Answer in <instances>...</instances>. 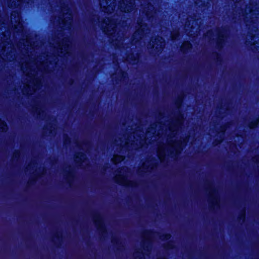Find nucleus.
<instances>
[{
    "label": "nucleus",
    "mask_w": 259,
    "mask_h": 259,
    "mask_svg": "<svg viewBox=\"0 0 259 259\" xmlns=\"http://www.w3.org/2000/svg\"><path fill=\"white\" fill-rule=\"evenodd\" d=\"M209 203L210 209L213 208L215 206L218 207L219 206L217 201V198L212 195L210 196Z\"/></svg>",
    "instance_id": "obj_5"
},
{
    "label": "nucleus",
    "mask_w": 259,
    "mask_h": 259,
    "mask_svg": "<svg viewBox=\"0 0 259 259\" xmlns=\"http://www.w3.org/2000/svg\"><path fill=\"white\" fill-rule=\"evenodd\" d=\"M36 113L37 115H40L41 114V113H42L43 114L44 113V111L41 110L40 109L38 110L37 108H36Z\"/></svg>",
    "instance_id": "obj_29"
},
{
    "label": "nucleus",
    "mask_w": 259,
    "mask_h": 259,
    "mask_svg": "<svg viewBox=\"0 0 259 259\" xmlns=\"http://www.w3.org/2000/svg\"><path fill=\"white\" fill-rule=\"evenodd\" d=\"M123 159V158L122 156H119L117 158H116L115 159H113V161H117V162H120L121 160H122Z\"/></svg>",
    "instance_id": "obj_31"
},
{
    "label": "nucleus",
    "mask_w": 259,
    "mask_h": 259,
    "mask_svg": "<svg viewBox=\"0 0 259 259\" xmlns=\"http://www.w3.org/2000/svg\"><path fill=\"white\" fill-rule=\"evenodd\" d=\"M150 14L151 12L148 11L145 13V15L148 20H150L152 17V16Z\"/></svg>",
    "instance_id": "obj_28"
},
{
    "label": "nucleus",
    "mask_w": 259,
    "mask_h": 259,
    "mask_svg": "<svg viewBox=\"0 0 259 259\" xmlns=\"http://www.w3.org/2000/svg\"><path fill=\"white\" fill-rule=\"evenodd\" d=\"M227 128V124H225L221 125L220 127V133L224 135L225 134V130Z\"/></svg>",
    "instance_id": "obj_21"
},
{
    "label": "nucleus",
    "mask_w": 259,
    "mask_h": 259,
    "mask_svg": "<svg viewBox=\"0 0 259 259\" xmlns=\"http://www.w3.org/2000/svg\"><path fill=\"white\" fill-rule=\"evenodd\" d=\"M103 32H105V28H104L103 29Z\"/></svg>",
    "instance_id": "obj_45"
},
{
    "label": "nucleus",
    "mask_w": 259,
    "mask_h": 259,
    "mask_svg": "<svg viewBox=\"0 0 259 259\" xmlns=\"http://www.w3.org/2000/svg\"><path fill=\"white\" fill-rule=\"evenodd\" d=\"M143 253L140 251H137L136 253V258H138L139 259H142V257L141 256Z\"/></svg>",
    "instance_id": "obj_26"
},
{
    "label": "nucleus",
    "mask_w": 259,
    "mask_h": 259,
    "mask_svg": "<svg viewBox=\"0 0 259 259\" xmlns=\"http://www.w3.org/2000/svg\"><path fill=\"white\" fill-rule=\"evenodd\" d=\"M0 129L3 131L8 129V126L7 123L4 121L0 119Z\"/></svg>",
    "instance_id": "obj_15"
},
{
    "label": "nucleus",
    "mask_w": 259,
    "mask_h": 259,
    "mask_svg": "<svg viewBox=\"0 0 259 259\" xmlns=\"http://www.w3.org/2000/svg\"><path fill=\"white\" fill-rule=\"evenodd\" d=\"M245 217H246L245 209H243L240 211V212L239 214V215L238 217V219L239 221H241L242 222H243L245 220Z\"/></svg>",
    "instance_id": "obj_9"
},
{
    "label": "nucleus",
    "mask_w": 259,
    "mask_h": 259,
    "mask_svg": "<svg viewBox=\"0 0 259 259\" xmlns=\"http://www.w3.org/2000/svg\"><path fill=\"white\" fill-rule=\"evenodd\" d=\"M159 115H160V116H162V115H163V114H162V113H160V114H159Z\"/></svg>",
    "instance_id": "obj_47"
},
{
    "label": "nucleus",
    "mask_w": 259,
    "mask_h": 259,
    "mask_svg": "<svg viewBox=\"0 0 259 259\" xmlns=\"http://www.w3.org/2000/svg\"><path fill=\"white\" fill-rule=\"evenodd\" d=\"M54 237L57 239L59 243L61 242L62 239V236L61 234L60 235V234L57 232L55 234Z\"/></svg>",
    "instance_id": "obj_23"
},
{
    "label": "nucleus",
    "mask_w": 259,
    "mask_h": 259,
    "mask_svg": "<svg viewBox=\"0 0 259 259\" xmlns=\"http://www.w3.org/2000/svg\"><path fill=\"white\" fill-rule=\"evenodd\" d=\"M214 58L218 63H221L222 62V58L220 54L218 52H214L213 53Z\"/></svg>",
    "instance_id": "obj_13"
},
{
    "label": "nucleus",
    "mask_w": 259,
    "mask_h": 259,
    "mask_svg": "<svg viewBox=\"0 0 259 259\" xmlns=\"http://www.w3.org/2000/svg\"><path fill=\"white\" fill-rule=\"evenodd\" d=\"M181 144H182V142L178 143L177 146L175 148V156H177L178 155V154L180 153L181 151L182 150V147L181 146Z\"/></svg>",
    "instance_id": "obj_14"
},
{
    "label": "nucleus",
    "mask_w": 259,
    "mask_h": 259,
    "mask_svg": "<svg viewBox=\"0 0 259 259\" xmlns=\"http://www.w3.org/2000/svg\"><path fill=\"white\" fill-rule=\"evenodd\" d=\"M73 79H70L69 80V83H70V84H71L73 83Z\"/></svg>",
    "instance_id": "obj_39"
},
{
    "label": "nucleus",
    "mask_w": 259,
    "mask_h": 259,
    "mask_svg": "<svg viewBox=\"0 0 259 259\" xmlns=\"http://www.w3.org/2000/svg\"><path fill=\"white\" fill-rule=\"evenodd\" d=\"M93 218L98 230L102 234H107V230L100 214L96 212L93 214Z\"/></svg>",
    "instance_id": "obj_1"
},
{
    "label": "nucleus",
    "mask_w": 259,
    "mask_h": 259,
    "mask_svg": "<svg viewBox=\"0 0 259 259\" xmlns=\"http://www.w3.org/2000/svg\"><path fill=\"white\" fill-rule=\"evenodd\" d=\"M73 177V172L72 170H69L67 172L66 179L68 180V183H70V178Z\"/></svg>",
    "instance_id": "obj_18"
},
{
    "label": "nucleus",
    "mask_w": 259,
    "mask_h": 259,
    "mask_svg": "<svg viewBox=\"0 0 259 259\" xmlns=\"http://www.w3.org/2000/svg\"><path fill=\"white\" fill-rule=\"evenodd\" d=\"M131 60L135 62L136 61H137L138 59L137 57H135L134 55H133L131 57Z\"/></svg>",
    "instance_id": "obj_32"
},
{
    "label": "nucleus",
    "mask_w": 259,
    "mask_h": 259,
    "mask_svg": "<svg viewBox=\"0 0 259 259\" xmlns=\"http://www.w3.org/2000/svg\"><path fill=\"white\" fill-rule=\"evenodd\" d=\"M118 178H119V180L117 181V183L119 184H121V182H124V181H126V179L125 178V177H124L123 176H119L118 177Z\"/></svg>",
    "instance_id": "obj_22"
},
{
    "label": "nucleus",
    "mask_w": 259,
    "mask_h": 259,
    "mask_svg": "<svg viewBox=\"0 0 259 259\" xmlns=\"http://www.w3.org/2000/svg\"><path fill=\"white\" fill-rule=\"evenodd\" d=\"M171 237L170 233H164L159 236V238L162 241H167L169 240Z\"/></svg>",
    "instance_id": "obj_11"
},
{
    "label": "nucleus",
    "mask_w": 259,
    "mask_h": 259,
    "mask_svg": "<svg viewBox=\"0 0 259 259\" xmlns=\"http://www.w3.org/2000/svg\"><path fill=\"white\" fill-rule=\"evenodd\" d=\"M134 184H135V183H131V186L133 187L134 186Z\"/></svg>",
    "instance_id": "obj_41"
},
{
    "label": "nucleus",
    "mask_w": 259,
    "mask_h": 259,
    "mask_svg": "<svg viewBox=\"0 0 259 259\" xmlns=\"http://www.w3.org/2000/svg\"><path fill=\"white\" fill-rule=\"evenodd\" d=\"M70 139L68 135H66L64 136L63 145L66 146L70 143Z\"/></svg>",
    "instance_id": "obj_16"
},
{
    "label": "nucleus",
    "mask_w": 259,
    "mask_h": 259,
    "mask_svg": "<svg viewBox=\"0 0 259 259\" xmlns=\"http://www.w3.org/2000/svg\"><path fill=\"white\" fill-rule=\"evenodd\" d=\"M167 246L171 248H173L174 246L171 240H170L167 242Z\"/></svg>",
    "instance_id": "obj_30"
},
{
    "label": "nucleus",
    "mask_w": 259,
    "mask_h": 259,
    "mask_svg": "<svg viewBox=\"0 0 259 259\" xmlns=\"http://www.w3.org/2000/svg\"><path fill=\"white\" fill-rule=\"evenodd\" d=\"M155 41L156 42V44L158 45V42H159L160 44L164 43V39L161 36L157 35L155 37Z\"/></svg>",
    "instance_id": "obj_17"
},
{
    "label": "nucleus",
    "mask_w": 259,
    "mask_h": 259,
    "mask_svg": "<svg viewBox=\"0 0 259 259\" xmlns=\"http://www.w3.org/2000/svg\"><path fill=\"white\" fill-rule=\"evenodd\" d=\"M192 45L189 40L185 41L181 46L180 50L183 53H187L192 49Z\"/></svg>",
    "instance_id": "obj_3"
},
{
    "label": "nucleus",
    "mask_w": 259,
    "mask_h": 259,
    "mask_svg": "<svg viewBox=\"0 0 259 259\" xmlns=\"http://www.w3.org/2000/svg\"><path fill=\"white\" fill-rule=\"evenodd\" d=\"M208 33H209L210 35H212L213 34V32L212 31L210 30L207 32Z\"/></svg>",
    "instance_id": "obj_37"
},
{
    "label": "nucleus",
    "mask_w": 259,
    "mask_h": 259,
    "mask_svg": "<svg viewBox=\"0 0 259 259\" xmlns=\"http://www.w3.org/2000/svg\"><path fill=\"white\" fill-rule=\"evenodd\" d=\"M183 97L181 96H179L175 101V104L177 106V107H180L183 103Z\"/></svg>",
    "instance_id": "obj_12"
},
{
    "label": "nucleus",
    "mask_w": 259,
    "mask_h": 259,
    "mask_svg": "<svg viewBox=\"0 0 259 259\" xmlns=\"http://www.w3.org/2000/svg\"><path fill=\"white\" fill-rule=\"evenodd\" d=\"M56 160H57L56 159H52V160H51L50 163L53 164L54 163V162L56 161Z\"/></svg>",
    "instance_id": "obj_36"
},
{
    "label": "nucleus",
    "mask_w": 259,
    "mask_h": 259,
    "mask_svg": "<svg viewBox=\"0 0 259 259\" xmlns=\"http://www.w3.org/2000/svg\"><path fill=\"white\" fill-rule=\"evenodd\" d=\"M119 76L121 79H127L128 78V74L126 71H124L122 69H120L119 72Z\"/></svg>",
    "instance_id": "obj_8"
},
{
    "label": "nucleus",
    "mask_w": 259,
    "mask_h": 259,
    "mask_svg": "<svg viewBox=\"0 0 259 259\" xmlns=\"http://www.w3.org/2000/svg\"><path fill=\"white\" fill-rule=\"evenodd\" d=\"M160 259H164V258H160Z\"/></svg>",
    "instance_id": "obj_50"
},
{
    "label": "nucleus",
    "mask_w": 259,
    "mask_h": 259,
    "mask_svg": "<svg viewBox=\"0 0 259 259\" xmlns=\"http://www.w3.org/2000/svg\"><path fill=\"white\" fill-rule=\"evenodd\" d=\"M111 77L112 80L113 81L114 79H113V77H112V75H111Z\"/></svg>",
    "instance_id": "obj_46"
},
{
    "label": "nucleus",
    "mask_w": 259,
    "mask_h": 259,
    "mask_svg": "<svg viewBox=\"0 0 259 259\" xmlns=\"http://www.w3.org/2000/svg\"><path fill=\"white\" fill-rule=\"evenodd\" d=\"M179 36V33L178 32H175L173 33H171V34L172 39L176 38V37H178Z\"/></svg>",
    "instance_id": "obj_25"
},
{
    "label": "nucleus",
    "mask_w": 259,
    "mask_h": 259,
    "mask_svg": "<svg viewBox=\"0 0 259 259\" xmlns=\"http://www.w3.org/2000/svg\"><path fill=\"white\" fill-rule=\"evenodd\" d=\"M256 160H257V161H259V155H258V156H257Z\"/></svg>",
    "instance_id": "obj_42"
},
{
    "label": "nucleus",
    "mask_w": 259,
    "mask_h": 259,
    "mask_svg": "<svg viewBox=\"0 0 259 259\" xmlns=\"http://www.w3.org/2000/svg\"><path fill=\"white\" fill-rule=\"evenodd\" d=\"M138 24L141 26V28H139L137 32L139 34H142L145 31V27L147 26V24L145 23L141 22H138Z\"/></svg>",
    "instance_id": "obj_6"
},
{
    "label": "nucleus",
    "mask_w": 259,
    "mask_h": 259,
    "mask_svg": "<svg viewBox=\"0 0 259 259\" xmlns=\"http://www.w3.org/2000/svg\"><path fill=\"white\" fill-rule=\"evenodd\" d=\"M34 182H35V180L34 178H32L28 182V183L30 184H33L34 183Z\"/></svg>",
    "instance_id": "obj_33"
},
{
    "label": "nucleus",
    "mask_w": 259,
    "mask_h": 259,
    "mask_svg": "<svg viewBox=\"0 0 259 259\" xmlns=\"http://www.w3.org/2000/svg\"><path fill=\"white\" fill-rule=\"evenodd\" d=\"M160 48H161V49H163V47H162V46H161V45H160Z\"/></svg>",
    "instance_id": "obj_48"
},
{
    "label": "nucleus",
    "mask_w": 259,
    "mask_h": 259,
    "mask_svg": "<svg viewBox=\"0 0 259 259\" xmlns=\"http://www.w3.org/2000/svg\"><path fill=\"white\" fill-rule=\"evenodd\" d=\"M111 241L114 244H116L118 245H119L121 244V243L119 241V238L117 237H112Z\"/></svg>",
    "instance_id": "obj_20"
},
{
    "label": "nucleus",
    "mask_w": 259,
    "mask_h": 259,
    "mask_svg": "<svg viewBox=\"0 0 259 259\" xmlns=\"http://www.w3.org/2000/svg\"><path fill=\"white\" fill-rule=\"evenodd\" d=\"M179 116L180 117L182 118H183V115H182V114H180L179 115Z\"/></svg>",
    "instance_id": "obj_40"
},
{
    "label": "nucleus",
    "mask_w": 259,
    "mask_h": 259,
    "mask_svg": "<svg viewBox=\"0 0 259 259\" xmlns=\"http://www.w3.org/2000/svg\"><path fill=\"white\" fill-rule=\"evenodd\" d=\"M20 151L18 150H15V151L13 153V157L15 158L18 159L20 156Z\"/></svg>",
    "instance_id": "obj_24"
},
{
    "label": "nucleus",
    "mask_w": 259,
    "mask_h": 259,
    "mask_svg": "<svg viewBox=\"0 0 259 259\" xmlns=\"http://www.w3.org/2000/svg\"><path fill=\"white\" fill-rule=\"evenodd\" d=\"M118 80H119L118 79H117V78L115 79V81H116V83L118 82Z\"/></svg>",
    "instance_id": "obj_43"
},
{
    "label": "nucleus",
    "mask_w": 259,
    "mask_h": 259,
    "mask_svg": "<svg viewBox=\"0 0 259 259\" xmlns=\"http://www.w3.org/2000/svg\"><path fill=\"white\" fill-rule=\"evenodd\" d=\"M211 192L213 194H216L217 193V191L215 189L213 188L211 189Z\"/></svg>",
    "instance_id": "obj_34"
},
{
    "label": "nucleus",
    "mask_w": 259,
    "mask_h": 259,
    "mask_svg": "<svg viewBox=\"0 0 259 259\" xmlns=\"http://www.w3.org/2000/svg\"><path fill=\"white\" fill-rule=\"evenodd\" d=\"M172 153H173V152L170 151V154H172Z\"/></svg>",
    "instance_id": "obj_49"
},
{
    "label": "nucleus",
    "mask_w": 259,
    "mask_h": 259,
    "mask_svg": "<svg viewBox=\"0 0 259 259\" xmlns=\"http://www.w3.org/2000/svg\"><path fill=\"white\" fill-rule=\"evenodd\" d=\"M258 118L251 121L248 123V127L250 129H254L258 126Z\"/></svg>",
    "instance_id": "obj_7"
},
{
    "label": "nucleus",
    "mask_w": 259,
    "mask_h": 259,
    "mask_svg": "<svg viewBox=\"0 0 259 259\" xmlns=\"http://www.w3.org/2000/svg\"><path fill=\"white\" fill-rule=\"evenodd\" d=\"M106 168H107V167H106V166H104V167H103V169H104V170H106Z\"/></svg>",
    "instance_id": "obj_44"
},
{
    "label": "nucleus",
    "mask_w": 259,
    "mask_h": 259,
    "mask_svg": "<svg viewBox=\"0 0 259 259\" xmlns=\"http://www.w3.org/2000/svg\"><path fill=\"white\" fill-rule=\"evenodd\" d=\"M126 4L124 3V1H122V2H119L120 4H123V5L125 6L124 9H126L128 11H131L133 8V6L134 5V3L133 0H125Z\"/></svg>",
    "instance_id": "obj_4"
},
{
    "label": "nucleus",
    "mask_w": 259,
    "mask_h": 259,
    "mask_svg": "<svg viewBox=\"0 0 259 259\" xmlns=\"http://www.w3.org/2000/svg\"><path fill=\"white\" fill-rule=\"evenodd\" d=\"M150 242L148 240L143 241V246H146V247H148V245L150 244Z\"/></svg>",
    "instance_id": "obj_27"
},
{
    "label": "nucleus",
    "mask_w": 259,
    "mask_h": 259,
    "mask_svg": "<svg viewBox=\"0 0 259 259\" xmlns=\"http://www.w3.org/2000/svg\"><path fill=\"white\" fill-rule=\"evenodd\" d=\"M227 30L226 27H223L222 29H217V33L218 35V38L216 41V46L217 49L219 50L221 49L225 42V38L226 37L225 34Z\"/></svg>",
    "instance_id": "obj_2"
},
{
    "label": "nucleus",
    "mask_w": 259,
    "mask_h": 259,
    "mask_svg": "<svg viewBox=\"0 0 259 259\" xmlns=\"http://www.w3.org/2000/svg\"><path fill=\"white\" fill-rule=\"evenodd\" d=\"M78 155H79V156H75V160L76 162H77V161H76V159H78L79 160H81L82 159H84L85 158V155L83 153H82V152L79 153Z\"/></svg>",
    "instance_id": "obj_19"
},
{
    "label": "nucleus",
    "mask_w": 259,
    "mask_h": 259,
    "mask_svg": "<svg viewBox=\"0 0 259 259\" xmlns=\"http://www.w3.org/2000/svg\"><path fill=\"white\" fill-rule=\"evenodd\" d=\"M155 232H154L153 230L149 229V230H145L143 232V234L144 237H149L152 235H153Z\"/></svg>",
    "instance_id": "obj_10"
},
{
    "label": "nucleus",
    "mask_w": 259,
    "mask_h": 259,
    "mask_svg": "<svg viewBox=\"0 0 259 259\" xmlns=\"http://www.w3.org/2000/svg\"><path fill=\"white\" fill-rule=\"evenodd\" d=\"M221 140H219L215 139L214 140V143H216L217 144H220L221 143Z\"/></svg>",
    "instance_id": "obj_35"
},
{
    "label": "nucleus",
    "mask_w": 259,
    "mask_h": 259,
    "mask_svg": "<svg viewBox=\"0 0 259 259\" xmlns=\"http://www.w3.org/2000/svg\"><path fill=\"white\" fill-rule=\"evenodd\" d=\"M176 122H177V123H178L179 124H181L182 123L179 120H177L176 121Z\"/></svg>",
    "instance_id": "obj_38"
}]
</instances>
